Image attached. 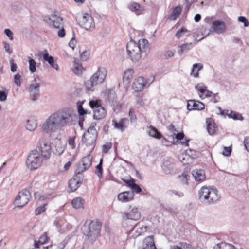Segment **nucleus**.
I'll return each instance as SVG.
<instances>
[{
  "instance_id": "bb28decb",
  "label": "nucleus",
  "mask_w": 249,
  "mask_h": 249,
  "mask_svg": "<svg viewBox=\"0 0 249 249\" xmlns=\"http://www.w3.org/2000/svg\"><path fill=\"white\" fill-rule=\"evenodd\" d=\"M192 174L196 181H202L206 177L204 171L201 169L194 170Z\"/></svg>"
},
{
  "instance_id": "72a5a7b5",
  "label": "nucleus",
  "mask_w": 249,
  "mask_h": 249,
  "mask_svg": "<svg viewBox=\"0 0 249 249\" xmlns=\"http://www.w3.org/2000/svg\"><path fill=\"white\" fill-rule=\"evenodd\" d=\"M190 35L189 31L186 28L182 27L177 31L175 36L176 38L179 39L184 36H188Z\"/></svg>"
},
{
  "instance_id": "a18cd8bd",
  "label": "nucleus",
  "mask_w": 249,
  "mask_h": 249,
  "mask_svg": "<svg viewBox=\"0 0 249 249\" xmlns=\"http://www.w3.org/2000/svg\"><path fill=\"white\" fill-rule=\"evenodd\" d=\"M108 100L109 101H113L116 98V94L114 90L113 89H109L107 90Z\"/></svg>"
},
{
  "instance_id": "f03ea898",
  "label": "nucleus",
  "mask_w": 249,
  "mask_h": 249,
  "mask_svg": "<svg viewBox=\"0 0 249 249\" xmlns=\"http://www.w3.org/2000/svg\"><path fill=\"white\" fill-rule=\"evenodd\" d=\"M148 47V41L145 39H141L137 43L133 40L127 43V52L131 60L138 62L142 57V53L146 51Z\"/></svg>"
},
{
  "instance_id": "4c0bfd02",
  "label": "nucleus",
  "mask_w": 249,
  "mask_h": 249,
  "mask_svg": "<svg viewBox=\"0 0 249 249\" xmlns=\"http://www.w3.org/2000/svg\"><path fill=\"white\" fill-rule=\"evenodd\" d=\"M191 152V150H190L189 151H186L187 154H182L179 156V160L183 164H189V160H190L189 152Z\"/></svg>"
},
{
  "instance_id": "20e7f679",
  "label": "nucleus",
  "mask_w": 249,
  "mask_h": 249,
  "mask_svg": "<svg viewBox=\"0 0 249 249\" xmlns=\"http://www.w3.org/2000/svg\"><path fill=\"white\" fill-rule=\"evenodd\" d=\"M199 198L203 203L210 204L217 201L219 196L216 189L203 186L199 191Z\"/></svg>"
},
{
  "instance_id": "a878e982",
  "label": "nucleus",
  "mask_w": 249,
  "mask_h": 249,
  "mask_svg": "<svg viewBox=\"0 0 249 249\" xmlns=\"http://www.w3.org/2000/svg\"><path fill=\"white\" fill-rule=\"evenodd\" d=\"M206 123L207 124V129L208 133L211 135H213L217 129V127L216 126V124L212 118H207L206 119Z\"/></svg>"
},
{
  "instance_id": "6ab92c4d",
  "label": "nucleus",
  "mask_w": 249,
  "mask_h": 249,
  "mask_svg": "<svg viewBox=\"0 0 249 249\" xmlns=\"http://www.w3.org/2000/svg\"><path fill=\"white\" fill-rule=\"evenodd\" d=\"M92 158L90 155H88L82 159L77 168L80 171H86L91 165Z\"/></svg>"
},
{
  "instance_id": "9d476101",
  "label": "nucleus",
  "mask_w": 249,
  "mask_h": 249,
  "mask_svg": "<svg viewBox=\"0 0 249 249\" xmlns=\"http://www.w3.org/2000/svg\"><path fill=\"white\" fill-rule=\"evenodd\" d=\"M31 197L30 192L27 189H23L16 197L14 203L18 207H23L28 204Z\"/></svg>"
},
{
  "instance_id": "c03bdc74",
  "label": "nucleus",
  "mask_w": 249,
  "mask_h": 249,
  "mask_svg": "<svg viewBox=\"0 0 249 249\" xmlns=\"http://www.w3.org/2000/svg\"><path fill=\"white\" fill-rule=\"evenodd\" d=\"M29 69L31 73H34L36 71V62L33 59L28 60Z\"/></svg>"
},
{
  "instance_id": "ddd939ff",
  "label": "nucleus",
  "mask_w": 249,
  "mask_h": 249,
  "mask_svg": "<svg viewBox=\"0 0 249 249\" xmlns=\"http://www.w3.org/2000/svg\"><path fill=\"white\" fill-rule=\"evenodd\" d=\"M195 88L197 91L199 97L202 99L206 97H211L215 96V94L212 92L207 90V87L203 83H198L195 86Z\"/></svg>"
},
{
  "instance_id": "e433bc0d",
  "label": "nucleus",
  "mask_w": 249,
  "mask_h": 249,
  "mask_svg": "<svg viewBox=\"0 0 249 249\" xmlns=\"http://www.w3.org/2000/svg\"><path fill=\"white\" fill-rule=\"evenodd\" d=\"M192 43H187L182 44L180 46V49L178 50V53L181 55L183 53H186L192 47Z\"/></svg>"
},
{
  "instance_id": "c85d7f7f",
  "label": "nucleus",
  "mask_w": 249,
  "mask_h": 249,
  "mask_svg": "<svg viewBox=\"0 0 249 249\" xmlns=\"http://www.w3.org/2000/svg\"><path fill=\"white\" fill-rule=\"evenodd\" d=\"M147 133L151 137L156 139H160L162 137L161 134L155 127L150 126L147 127Z\"/></svg>"
},
{
  "instance_id": "a211bd4d",
  "label": "nucleus",
  "mask_w": 249,
  "mask_h": 249,
  "mask_svg": "<svg viewBox=\"0 0 249 249\" xmlns=\"http://www.w3.org/2000/svg\"><path fill=\"white\" fill-rule=\"evenodd\" d=\"M147 227L144 225L138 224L136 225L129 232V238H136L147 231Z\"/></svg>"
},
{
  "instance_id": "3c124183",
  "label": "nucleus",
  "mask_w": 249,
  "mask_h": 249,
  "mask_svg": "<svg viewBox=\"0 0 249 249\" xmlns=\"http://www.w3.org/2000/svg\"><path fill=\"white\" fill-rule=\"evenodd\" d=\"M76 136L74 137H70L68 139V143L70 147L73 149L75 147V138Z\"/></svg>"
},
{
  "instance_id": "8fccbe9b",
  "label": "nucleus",
  "mask_w": 249,
  "mask_h": 249,
  "mask_svg": "<svg viewBox=\"0 0 249 249\" xmlns=\"http://www.w3.org/2000/svg\"><path fill=\"white\" fill-rule=\"evenodd\" d=\"M54 226L56 229L61 226H63L64 224V220L62 218H57L53 222Z\"/></svg>"
},
{
  "instance_id": "f3484780",
  "label": "nucleus",
  "mask_w": 249,
  "mask_h": 249,
  "mask_svg": "<svg viewBox=\"0 0 249 249\" xmlns=\"http://www.w3.org/2000/svg\"><path fill=\"white\" fill-rule=\"evenodd\" d=\"M161 168L162 171L165 174H172L175 171V164L174 160L172 158H168L164 160Z\"/></svg>"
},
{
  "instance_id": "c9c22d12",
  "label": "nucleus",
  "mask_w": 249,
  "mask_h": 249,
  "mask_svg": "<svg viewBox=\"0 0 249 249\" xmlns=\"http://www.w3.org/2000/svg\"><path fill=\"white\" fill-rule=\"evenodd\" d=\"M128 8L131 11L136 12H141L143 10V7H141L140 4L135 2L130 3L129 5Z\"/></svg>"
},
{
  "instance_id": "49530a36",
  "label": "nucleus",
  "mask_w": 249,
  "mask_h": 249,
  "mask_svg": "<svg viewBox=\"0 0 249 249\" xmlns=\"http://www.w3.org/2000/svg\"><path fill=\"white\" fill-rule=\"evenodd\" d=\"M167 194L170 196L175 195L178 198L184 196L182 192L177 190H169L167 192Z\"/></svg>"
},
{
  "instance_id": "2f4dec72",
  "label": "nucleus",
  "mask_w": 249,
  "mask_h": 249,
  "mask_svg": "<svg viewBox=\"0 0 249 249\" xmlns=\"http://www.w3.org/2000/svg\"><path fill=\"white\" fill-rule=\"evenodd\" d=\"M182 8L180 6L176 7L172 13L169 16L168 19L170 20H175L178 16L181 14Z\"/></svg>"
},
{
  "instance_id": "a19ab883",
  "label": "nucleus",
  "mask_w": 249,
  "mask_h": 249,
  "mask_svg": "<svg viewBox=\"0 0 249 249\" xmlns=\"http://www.w3.org/2000/svg\"><path fill=\"white\" fill-rule=\"evenodd\" d=\"M136 105L137 108L143 107L145 105L146 100H144L139 95H137L135 97Z\"/></svg>"
},
{
  "instance_id": "4be33fe9",
  "label": "nucleus",
  "mask_w": 249,
  "mask_h": 249,
  "mask_svg": "<svg viewBox=\"0 0 249 249\" xmlns=\"http://www.w3.org/2000/svg\"><path fill=\"white\" fill-rule=\"evenodd\" d=\"M212 28L213 31L217 34H223L226 30L225 24L221 20H215L213 22Z\"/></svg>"
},
{
  "instance_id": "b1692460",
  "label": "nucleus",
  "mask_w": 249,
  "mask_h": 249,
  "mask_svg": "<svg viewBox=\"0 0 249 249\" xmlns=\"http://www.w3.org/2000/svg\"><path fill=\"white\" fill-rule=\"evenodd\" d=\"M128 120L126 118H122L118 122L115 120L112 121V124L114 129L120 130L123 132L126 128V123L128 122Z\"/></svg>"
},
{
  "instance_id": "f8f14e48",
  "label": "nucleus",
  "mask_w": 249,
  "mask_h": 249,
  "mask_svg": "<svg viewBox=\"0 0 249 249\" xmlns=\"http://www.w3.org/2000/svg\"><path fill=\"white\" fill-rule=\"evenodd\" d=\"M80 25L87 30H92L95 28V23L93 18L89 14H83L80 20Z\"/></svg>"
},
{
  "instance_id": "412c9836",
  "label": "nucleus",
  "mask_w": 249,
  "mask_h": 249,
  "mask_svg": "<svg viewBox=\"0 0 249 249\" xmlns=\"http://www.w3.org/2000/svg\"><path fill=\"white\" fill-rule=\"evenodd\" d=\"M134 193L133 191H125L118 195V200L124 203L128 202L133 199Z\"/></svg>"
},
{
  "instance_id": "052dcab7",
  "label": "nucleus",
  "mask_w": 249,
  "mask_h": 249,
  "mask_svg": "<svg viewBox=\"0 0 249 249\" xmlns=\"http://www.w3.org/2000/svg\"><path fill=\"white\" fill-rule=\"evenodd\" d=\"M45 205L42 206L38 207L35 211V214L36 215L40 214L42 212L46 210Z\"/></svg>"
},
{
  "instance_id": "2eb2a0df",
  "label": "nucleus",
  "mask_w": 249,
  "mask_h": 249,
  "mask_svg": "<svg viewBox=\"0 0 249 249\" xmlns=\"http://www.w3.org/2000/svg\"><path fill=\"white\" fill-rule=\"evenodd\" d=\"M138 249H157L152 235L145 237L140 244Z\"/></svg>"
},
{
  "instance_id": "09e8293b",
  "label": "nucleus",
  "mask_w": 249,
  "mask_h": 249,
  "mask_svg": "<svg viewBox=\"0 0 249 249\" xmlns=\"http://www.w3.org/2000/svg\"><path fill=\"white\" fill-rule=\"evenodd\" d=\"M229 118H232L234 120H239L242 118V116L239 114L233 111H231L229 114H228Z\"/></svg>"
},
{
  "instance_id": "ea45409f",
  "label": "nucleus",
  "mask_w": 249,
  "mask_h": 249,
  "mask_svg": "<svg viewBox=\"0 0 249 249\" xmlns=\"http://www.w3.org/2000/svg\"><path fill=\"white\" fill-rule=\"evenodd\" d=\"M170 249H194L192 246L186 243H180L178 245L173 246Z\"/></svg>"
},
{
  "instance_id": "39448f33",
  "label": "nucleus",
  "mask_w": 249,
  "mask_h": 249,
  "mask_svg": "<svg viewBox=\"0 0 249 249\" xmlns=\"http://www.w3.org/2000/svg\"><path fill=\"white\" fill-rule=\"evenodd\" d=\"M82 231L84 235L92 240H95L100 233V226L97 221H92L88 225H83Z\"/></svg>"
},
{
  "instance_id": "f704fd0d",
  "label": "nucleus",
  "mask_w": 249,
  "mask_h": 249,
  "mask_svg": "<svg viewBox=\"0 0 249 249\" xmlns=\"http://www.w3.org/2000/svg\"><path fill=\"white\" fill-rule=\"evenodd\" d=\"M37 126V123L34 120H28L26 121L25 127L26 129L30 131L35 130Z\"/></svg>"
},
{
  "instance_id": "680f3d73",
  "label": "nucleus",
  "mask_w": 249,
  "mask_h": 249,
  "mask_svg": "<svg viewBox=\"0 0 249 249\" xmlns=\"http://www.w3.org/2000/svg\"><path fill=\"white\" fill-rule=\"evenodd\" d=\"M48 240V239L47 235L46 234H44L40 237L38 241L41 244H43L47 243Z\"/></svg>"
},
{
  "instance_id": "dca6fc26",
  "label": "nucleus",
  "mask_w": 249,
  "mask_h": 249,
  "mask_svg": "<svg viewBox=\"0 0 249 249\" xmlns=\"http://www.w3.org/2000/svg\"><path fill=\"white\" fill-rule=\"evenodd\" d=\"M38 148L41 152L42 158L45 159L50 158L52 149L50 145L47 142L43 140L40 142Z\"/></svg>"
},
{
  "instance_id": "5701e85b",
  "label": "nucleus",
  "mask_w": 249,
  "mask_h": 249,
  "mask_svg": "<svg viewBox=\"0 0 249 249\" xmlns=\"http://www.w3.org/2000/svg\"><path fill=\"white\" fill-rule=\"evenodd\" d=\"M29 91L31 100L35 101L39 92V84L36 82L31 84L29 86Z\"/></svg>"
},
{
  "instance_id": "37998d69",
  "label": "nucleus",
  "mask_w": 249,
  "mask_h": 249,
  "mask_svg": "<svg viewBox=\"0 0 249 249\" xmlns=\"http://www.w3.org/2000/svg\"><path fill=\"white\" fill-rule=\"evenodd\" d=\"M102 163L103 159H101L99 164L96 166L95 174L100 178L102 177Z\"/></svg>"
},
{
  "instance_id": "6e6552de",
  "label": "nucleus",
  "mask_w": 249,
  "mask_h": 249,
  "mask_svg": "<svg viewBox=\"0 0 249 249\" xmlns=\"http://www.w3.org/2000/svg\"><path fill=\"white\" fill-rule=\"evenodd\" d=\"M121 214L123 220L124 221H137L140 220L141 217V212L138 208L132 205H129L126 210L121 212Z\"/></svg>"
},
{
  "instance_id": "58836bf2",
  "label": "nucleus",
  "mask_w": 249,
  "mask_h": 249,
  "mask_svg": "<svg viewBox=\"0 0 249 249\" xmlns=\"http://www.w3.org/2000/svg\"><path fill=\"white\" fill-rule=\"evenodd\" d=\"M213 249H235V247L230 244L221 243L215 246Z\"/></svg>"
},
{
  "instance_id": "423d86ee",
  "label": "nucleus",
  "mask_w": 249,
  "mask_h": 249,
  "mask_svg": "<svg viewBox=\"0 0 249 249\" xmlns=\"http://www.w3.org/2000/svg\"><path fill=\"white\" fill-rule=\"evenodd\" d=\"M42 163V157L36 150H34L29 154L26 165L27 168L31 170H36L39 168Z\"/></svg>"
},
{
  "instance_id": "864d4df0",
  "label": "nucleus",
  "mask_w": 249,
  "mask_h": 249,
  "mask_svg": "<svg viewBox=\"0 0 249 249\" xmlns=\"http://www.w3.org/2000/svg\"><path fill=\"white\" fill-rule=\"evenodd\" d=\"M189 176L186 173H183L179 176V178L183 184H187L188 181V177Z\"/></svg>"
},
{
  "instance_id": "cd10ccee",
  "label": "nucleus",
  "mask_w": 249,
  "mask_h": 249,
  "mask_svg": "<svg viewBox=\"0 0 249 249\" xmlns=\"http://www.w3.org/2000/svg\"><path fill=\"white\" fill-rule=\"evenodd\" d=\"M43 59L44 60L48 62L51 67L55 69L57 71H59V66L57 64L54 63L53 57L49 55L48 53L44 54Z\"/></svg>"
},
{
  "instance_id": "aec40b11",
  "label": "nucleus",
  "mask_w": 249,
  "mask_h": 249,
  "mask_svg": "<svg viewBox=\"0 0 249 249\" xmlns=\"http://www.w3.org/2000/svg\"><path fill=\"white\" fill-rule=\"evenodd\" d=\"M187 109L189 111L193 110H201L204 109V104L200 101L195 100H189L187 105Z\"/></svg>"
},
{
  "instance_id": "338daca9",
  "label": "nucleus",
  "mask_w": 249,
  "mask_h": 249,
  "mask_svg": "<svg viewBox=\"0 0 249 249\" xmlns=\"http://www.w3.org/2000/svg\"><path fill=\"white\" fill-rule=\"evenodd\" d=\"M244 146L246 150L249 152V138L245 137L244 141Z\"/></svg>"
},
{
  "instance_id": "0e129e2a",
  "label": "nucleus",
  "mask_w": 249,
  "mask_h": 249,
  "mask_svg": "<svg viewBox=\"0 0 249 249\" xmlns=\"http://www.w3.org/2000/svg\"><path fill=\"white\" fill-rule=\"evenodd\" d=\"M10 63L11 65V71L12 72H15L17 71V65L16 63L14 62V60L11 59L10 61Z\"/></svg>"
},
{
  "instance_id": "f257e3e1",
  "label": "nucleus",
  "mask_w": 249,
  "mask_h": 249,
  "mask_svg": "<svg viewBox=\"0 0 249 249\" xmlns=\"http://www.w3.org/2000/svg\"><path fill=\"white\" fill-rule=\"evenodd\" d=\"M75 115L72 110L66 108L52 113L42 124V130L46 133H54L71 125Z\"/></svg>"
},
{
  "instance_id": "393cba45",
  "label": "nucleus",
  "mask_w": 249,
  "mask_h": 249,
  "mask_svg": "<svg viewBox=\"0 0 249 249\" xmlns=\"http://www.w3.org/2000/svg\"><path fill=\"white\" fill-rule=\"evenodd\" d=\"M134 71L132 69H127L124 73L123 75V82L126 86H128L133 78Z\"/></svg>"
},
{
  "instance_id": "5fc2aeb1",
  "label": "nucleus",
  "mask_w": 249,
  "mask_h": 249,
  "mask_svg": "<svg viewBox=\"0 0 249 249\" xmlns=\"http://www.w3.org/2000/svg\"><path fill=\"white\" fill-rule=\"evenodd\" d=\"M239 22L244 23V26L247 27L249 26V22L247 20L246 18L244 16H240L238 18Z\"/></svg>"
},
{
  "instance_id": "0eeeda50",
  "label": "nucleus",
  "mask_w": 249,
  "mask_h": 249,
  "mask_svg": "<svg viewBox=\"0 0 249 249\" xmlns=\"http://www.w3.org/2000/svg\"><path fill=\"white\" fill-rule=\"evenodd\" d=\"M97 138V132L94 126H90L82 136V142L86 146L92 147L93 149Z\"/></svg>"
},
{
  "instance_id": "4468645a",
  "label": "nucleus",
  "mask_w": 249,
  "mask_h": 249,
  "mask_svg": "<svg viewBox=\"0 0 249 249\" xmlns=\"http://www.w3.org/2000/svg\"><path fill=\"white\" fill-rule=\"evenodd\" d=\"M150 84L147 80L142 77H139L135 79L133 83V89L136 92L141 91L145 87H148Z\"/></svg>"
},
{
  "instance_id": "bf43d9fd",
  "label": "nucleus",
  "mask_w": 249,
  "mask_h": 249,
  "mask_svg": "<svg viewBox=\"0 0 249 249\" xmlns=\"http://www.w3.org/2000/svg\"><path fill=\"white\" fill-rule=\"evenodd\" d=\"M4 32L10 40H13V33L9 29H5Z\"/></svg>"
},
{
  "instance_id": "7c9ffc66",
  "label": "nucleus",
  "mask_w": 249,
  "mask_h": 249,
  "mask_svg": "<svg viewBox=\"0 0 249 249\" xmlns=\"http://www.w3.org/2000/svg\"><path fill=\"white\" fill-rule=\"evenodd\" d=\"M84 202L85 201L82 198L78 197L72 199L71 204L74 208L80 209L83 208Z\"/></svg>"
},
{
  "instance_id": "9b49d317",
  "label": "nucleus",
  "mask_w": 249,
  "mask_h": 249,
  "mask_svg": "<svg viewBox=\"0 0 249 249\" xmlns=\"http://www.w3.org/2000/svg\"><path fill=\"white\" fill-rule=\"evenodd\" d=\"M44 20L50 26L57 29L61 28L63 23V18L56 14L45 17Z\"/></svg>"
},
{
  "instance_id": "13d9d810",
  "label": "nucleus",
  "mask_w": 249,
  "mask_h": 249,
  "mask_svg": "<svg viewBox=\"0 0 249 249\" xmlns=\"http://www.w3.org/2000/svg\"><path fill=\"white\" fill-rule=\"evenodd\" d=\"M111 143L109 142L106 144H104L102 146V151L104 153H107L111 148Z\"/></svg>"
},
{
  "instance_id": "c756f323",
  "label": "nucleus",
  "mask_w": 249,
  "mask_h": 249,
  "mask_svg": "<svg viewBox=\"0 0 249 249\" xmlns=\"http://www.w3.org/2000/svg\"><path fill=\"white\" fill-rule=\"evenodd\" d=\"M80 181L75 177L71 178L69 182V188L71 192L75 191L79 186Z\"/></svg>"
},
{
  "instance_id": "e2e57ef3",
  "label": "nucleus",
  "mask_w": 249,
  "mask_h": 249,
  "mask_svg": "<svg viewBox=\"0 0 249 249\" xmlns=\"http://www.w3.org/2000/svg\"><path fill=\"white\" fill-rule=\"evenodd\" d=\"M89 56V53L87 51H84L81 54L80 57L83 61H86L88 59Z\"/></svg>"
},
{
  "instance_id": "4d7b16f0",
  "label": "nucleus",
  "mask_w": 249,
  "mask_h": 249,
  "mask_svg": "<svg viewBox=\"0 0 249 249\" xmlns=\"http://www.w3.org/2000/svg\"><path fill=\"white\" fill-rule=\"evenodd\" d=\"M21 76L19 73H17L14 76V82L17 85L20 86L21 85Z\"/></svg>"
},
{
  "instance_id": "1a4fd4ad",
  "label": "nucleus",
  "mask_w": 249,
  "mask_h": 249,
  "mask_svg": "<svg viewBox=\"0 0 249 249\" xmlns=\"http://www.w3.org/2000/svg\"><path fill=\"white\" fill-rule=\"evenodd\" d=\"M100 100H91L89 102L90 107L94 109L93 118L96 120H101L106 115V110L101 106Z\"/></svg>"
},
{
  "instance_id": "de8ad7c7",
  "label": "nucleus",
  "mask_w": 249,
  "mask_h": 249,
  "mask_svg": "<svg viewBox=\"0 0 249 249\" xmlns=\"http://www.w3.org/2000/svg\"><path fill=\"white\" fill-rule=\"evenodd\" d=\"M84 101L77 103L78 112L80 115H84L86 114L87 113V110H85L82 106V104L84 103Z\"/></svg>"
},
{
  "instance_id": "473e14b6",
  "label": "nucleus",
  "mask_w": 249,
  "mask_h": 249,
  "mask_svg": "<svg viewBox=\"0 0 249 249\" xmlns=\"http://www.w3.org/2000/svg\"><path fill=\"white\" fill-rule=\"evenodd\" d=\"M203 68V65L200 64H194L191 72V75L194 77H198L199 76L198 71Z\"/></svg>"
},
{
  "instance_id": "603ef678",
  "label": "nucleus",
  "mask_w": 249,
  "mask_h": 249,
  "mask_svg": "<svg viewBox=\"0 0 249 249\" xmlns=\"http://www.w3.org/2000/svg\"><path fill=\"white\" fill-rule=\"evenodd\" d=\"M84 172V171H80L79 170V168H77L76 169L75 175L74 177H75L76 178H77L78 180L80 181V183H81V181L82 180L83 178V176L81 173Z\"/></svg>"
},
{
  "instance_id": "774afa93",
  "label": "nucleus",
  "mask_w": 249,
  "mask_h": 249,
  "mask_svg": "<svg viewBox=\"0 0 249 249\" xmlns=\"http://www.w3.org/2000/svg\"><path fill=\"white\" fill-rule=\"evenodd\" d=\"M56 150L57 153L59 155H61L64 151V145H61L60 146H56Z\"/></svg>"
},
{
  "instance_id": "69168bd1",
  "label": "nucleus",
  "mask_w": 249,
  "mask_h": 249,
  "mask_svg": "<svg viewBox=\"0 0 249 249\" xmlns=\"http://www.w3.org/2000/svg\"><path fill=\"white\" fill-rule=\"evenodd\" d=\"M7 94L3 91H0V101L1 102L5 101L7 99Z\"/></svg>"
},
{
  "instance_id": "6e6d98bb",
  "label": "nucleus",
  "mask_w": 249,
  "mask_h": 249,
  "mask_svg": "<svg viewBox=\"0 0 249 249\" xmlns=\"http://www.w3.org/2000/svg\"><path fill=\"white\" fill-rule=\"evenodd\" d=\"M129 116L130 117V119L131 122H133L136 121L137 117L134 113V110L133 108L130 109L128 113Z\"/></svg>"
},
{
  "instance_id": "79ce46f5",
  "label": "nucleus",
  "mask_w": 249,
  "mask_h": 249,
  "mask_svg": "<svg viewBox=\"0 0 249 249\" xmlns=\"http://www.w3.org/2000/svg\"><path fill=\"white\" fill-rule=\"evenodd\" d=\"M72 71L76 75H81L83 72V67L82 65L75 63L73 65Z\"/></svg>"
},
{
  "instance_id": "7ed1b4c3",
  "label": "nucleus",
  "mask_w": 249,
  "mask_h": 249,
  "mask_svg": "<svg viewBox=\"0 0 249 249\" xmlns=\"http://www.w3.org/2000/svg\"><path fill=\"white\" fill-rule=\"evenodd\" d=\"M107 75V71L103 67H100L97 71L85 83V87L89 91H93L94 87L103 83Z\"/></svg>"
}]
</instances>
